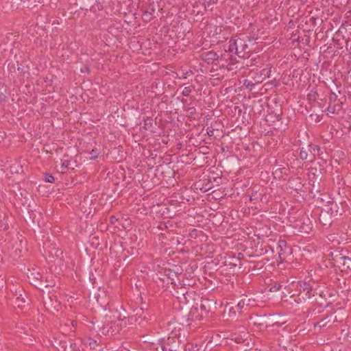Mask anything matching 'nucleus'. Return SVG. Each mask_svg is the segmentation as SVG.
<instances>
[{
	"label": "nucleus",
	"mask_w": 351,
	"mask_h": 351,
	"mask_svg": "<svg viewBox=\"0 0 351 351\" xmlns=\"http://www.w3.org/2000/svg\"><path fill=\"white\" fill-rule=\"evenodd\" d=\"M43 177H44L43 180L46 182H49V183L55 182V178L53 177V176H52L51 174H50L47 172L43 173Z\"/></svg>",
	"instance_id": "nucleus-45"
},
{
	"label": "nucleus",
	"mask_w": 351,
	"mask_h": 351,
	"mask_svg": "<svg viewBox=\"0 0 351 351\" xmlns=\"http://www.w3.org/2000/svg\"><path fill=\"white\" fill-rule=\"evenodd\" d=\"M238 50V38H231L228 42V45L226 49H225L226 52H228L229 58L228 60L231 62V63L234 64V60L236 59L234 55H236Z\"/></svg>",
	"instance_id": "nucleus-16"
},
{
	"label": "nucleus",
	"mask_w": 351,
	"mask_h": 351,
	"mask_svg": "<svg viewBox=\"0 0 351 351\" xmlns=\"http://www.w3.org/2000/svg\"><path fill=\"white\" fill-rule=\"evenodd\" d=\"M203 4L205 7H209L213 3V0H203Z\"/></svg>",
	"instance_id": "nucleus-64"
},
{
	"label": "nucleus",
	"mask_w": 351,
	"mask_h": 351,
	"mask_svg": "<svg viewBox=\"0 0 351 351\" xmlns=\"http://www.w3.org/2000/svg\"><path fill=\"white\" fill-rule=\"evenodd\" d=\"M328 317V315H327L325 317H324L323 319H322L319 322L315 323L314 328H317V327L322 328V327L326 326V324H327L326 319Z\"/></svg>",
	"instance_id": "nucleus-49"
},
{
	"label": "nucleus",
	"mask_w": 351,
	"mask_h": 351,
	"mask_svg": "<svg viewBox=\"0 0 351 351\" xmlns=\"http://www.w3.org/2000/svg\"><path fill=\"white\" fill-rule=\"evenodd\" d=\"M99 330L103 335H107L109 332V329L105 325L99 327Z\"/></svg>",
	"instance_id": "nucleus-56"
},
{
	"label": "nucleus",
	"mask_w": 351,
	"mask_h": 351,
	"mask_svg": "<svg viewBox=\"0 0 351 351\" xmlns=\"http://www.w3.org/2000/svg\"><path fill=\"white\" fill-rule=\"evenodd\" d=\"M299 223H297V226L300 227V231L302 233H309L312 228L313 226L309 219V218L306 217H302L301 219L299 221Z\"/></svg>",
	"instance_id": "nucleus-20"
},
{
	"label": "nucleus",
	"mask_w": 351,
	"mask_h": 351,
	"mask_svg": "<svg viewBox=\"0 0 351 351\" xmlns=\"http://www.w3.org/2000/svg\"><path fill=\"white\" fill-rule=\"evenodd\" d=\"M320 149L321 147L319 145L310 143L300 148L299 157L302 160H307L308 162H313L316 159L318 153L320 152Z\"/></svg>",
	"instance_id": "nucleus-4"
},
{
	"label": "nucleus",
	"mask_w": 351,
	"mask_h": 351,
	"mask_svg": "<svg viewBox=\"0 0 351 351\" xmlns=\"http://www.w3.org/2000/svg\"><path fill=\"white\" fill-rule=\"evenodd\" d=\"M250 52V50L245 42L243 39L238 38V50L236 55L239 58H245V56L247 55V58H248Z\"/></svg>",
	"instance_id": "nucleus-19"
},
{
	"label": "nucleus",
	"mask_w": 351,
	"mask_h": 351,
	"mask_svg": "<svg viewBox=\"0 0 351 351\" xmlns=\"http://www.w3.org/2000/svg\"><path fill=\"white\" fill-rule=\"evenodd\" d=\"M271 68H272V66H271V64H268L266 65L265 68L263 69L260 71L259 79H261V82H262L263 80H265L266 78L270 77L271 73Z\"/></svg>",
	"instance_id": "nucleus-32"
},
{
	"label": "nucleus",
	"mask_w": 351,
	"mask_h": 351,
	"mask_svg": "<svg viewBox=\"0 0 351 351\" xmlns=\"http://www.w3.org/2000/svg\"><path fill=\"white\" fill-rule=\"evenodd\" d=\"M217 346H218L217 341H215L214 338L212 337L211 339L206 343L205 348L213 350Z\"/></svg>",
	"instance_id": "nucleus-42"
},
{
	"label": "nucleus",
	"mask_w": 351,
	"mask_h": 351,
	"mask_svg": "<svg viewBox=\"0 0 351 351\" xmlns=\"http://www.w3.org/2000/svg\"><path fill=\"white\" fill-rule=\"evenodd\" d=\"M247 310V307L244 306V302H239V301L227 302L224 307V311L228 312V317L231 318L241 315Z\"/></svg>",
	"instance_id": "nucleus-7"
},
{
	"label": "nucleus",
	"mask_w": 351,
	"mask_h": 351,
	"mask_svg": "<svg viewBox=\"0 0 351 351\" xmlns=\"http://www.w3.org/2000/svg\"><path fill=\"white\" fill-rule=\"evenodd\" d=\"M7 67L10 74L14 73L17 71V64L16 65L13 62H8Z\"/></svg>",
	"instance_id": "nucleus-46"
},
{
	"label": "nucleus",
	"mask_w": 351,
	"mask_h": 351,
	"mask_svg": "<svg viewBox=\"0 0 351 351\" xmlns=\"http://www.w3.org/2000/svg\"><path fill=\"white\" fill-rule=\"evenodd\" d=\"M316 158L319 160V173L322 176H324L332 170L330 156L326 150L320 149V152L318 153Z\"/></svg>",
	"instance_id": "nucleus-5"
},
{
	"label": "nucleus",
	"mask_w": 351,
	"mask_h": 351,
	"mask_svg": "<svg viewBox=\"0 0 351 351\" xmlns=\"http://www.w3.org/2000/svg\"><path fill=\"white\" fill-rule=\"evenodd\" d=\"M278 258L281 263L287 261V258L292 254L291 246L284 239H280L276 247Z\"/></svg>",
	"instance_id": "nucleus-9"
},
{
	"label": "nucleus",
	"mask_w": 351,
	"mask_h": 351,
	"mask_svg": "<svg viewBox=\"0 0 351 351\" xmlns=\"http://www.w3.org/2000/svg\"><path fill=\"white\" fill-rule=\"evenodd\" d=\"M195 291L189 289H181L178 287H174L173 295L178 300L180 304H187L191 302L193 299Z\"/></svg>",
	"instance_id": "nucleus-8"
},
{
	"label": "nucleus",
	"mask_w": 351,
	"mask_h": 351,
	"mask_svg": "<svg viewBox=\"0 0 351 351\" xmlns=\"http://www.w3.org/2000/svg\"><path fill=\"white\" fill-rule=\"evenodd\" d=\"M80 72L84 73H86L87 74H90V66L88 65V64H84L81 69H80Z\"/></svg>",
	"instance_id": "nucleus-55"
},
{
	"label": "nucleus",
	"mask_w": 351,
	"mask_h": 351,
	"mask_svg": "<svg viewBox=\"0 0 351 351\" xmlns=\"http://www.w3.org/2000/svg\"><path fill=\"white\" fill-rule=\"evenodd\" d=\"M6 215L3 212H0V228L3 226V221L6 220Z\"/></svg>",
	"instance_id": "nucleus-57"
},
{
	"label": "nucleus",
	"mask_w": 351,
	"mask_h": 351,
	"mask_svg": "<svg viewBox=\"0 0 351 351\" xmlns=\"http://www.w3.org/2000/svg\"><path fill=\"white\" fill-rule=\"evenodd\" d=\"M175 269L164 268L162 269L159 273L161 276L167 278V284L170 283L173 285L174 287H176V284H178V282L180 280L181 277H182V269L177 266H175Z\"/></svg>",
	"instance_id": "nucleus-6"
},
{
	"label": "nucleus",
	"mask_w": 351,
	"mask_h": 351,
	"mask_svg": "<svg viewBox=\"0 0 351 351\" xmlns=\"http://www.w3.org/2000/svg\"><path fill=\"white\" fill-rule=\"evenodd\" d=\"M86 4L82 7V10H88L96 13L97 11H101L104 9V5L100 0H86Z\"/></svg>",
	"instance_id": "nucleus-17"
},
{
	"label": "nucleus",
	"mask_w": 351,
	"mask_h": 351,
	"mask_svg": "<svg viewBox=\"0 0 351 351\" xmlns=\"http://www.w3.org/2000/svg\"><path fill=\"white\" fill-rule=\"evenodd\" d=\"M285 287H291V285H287L286 283L285 282H274V283L271 284L270 285V287H269V291L270 292H275V291H280L281 290L282 288L284 289V291H285Z\"/></svg>",
	"instance_id": "nucleus-29"
},
{
	"label": "nucleus",
	"mask_w": 351,
	"mask_h": 351,
	"mask_svg": "<svg viewBox=\"0 0 351 351\" xmlns=\"http://www.w3.org/2000/svg\"><path fill=\"white\" fill-rule=\"evenodd\" d=\"M345 261H343L341 265H339V269L341 271H351V252L349 251V254L346 255V257L343 258Z\"/></svg>",
	"instance_id": "nucleus-26"
},
{
	"label": "nucleus",
	"mask_w": 351,
	"mask_h": 351,
	"mask_svg": "<svg viewBox=\"0 0 351 351\" xmlns=\"http://www.w3.org/2000/svg\"><path fill=\"white\" fill-rule=\"evenodd\" d=\"M109 220H110V223L111 224H114L117 221L118 219L116 218L115 216L112 215L110 217Z\"/></svg>",
	"instance_id": "nucleus-62"
},
{
	"label": "nucleus",
	"mask_w": 351,
	"mask_h": 351,
	"mask_svg": "<svg viewBox=\"0 0 351 351\" xmlns=\"http://www.w3.org/2000/svg\"><path fill=\"white\" fill-rule=\"evenodd\" d=\"M9 229V225L8 223L6 222V221H3V226L2 228H0V230H8Z\"/></svg>",
	"instance_id": "nucleus-61"
},
{
	"label": "nucleus",
	"mask_w": 351,
	"mask_h": 351,
	"mask_svg": "<svg viewBox=\"0 0 351 351\" xmlns=\"http://www.w3.org/2000/svg\"><path fill=\"white\" fill-rule=\"evenodd\" d=\"M332 217L328 214V210L326 209H324L323 208L321 210V213L319 216V221L324 225L326 226L328 223L330 224L332 221Z\"/></svg>",
	"instance_id": "nucleus-25"
},
{
	"label": "nucleus",
	"mask_w": 351,
	"mask_h": 351,
	"mask_svg": "<svg viewBox=\"0 0 351 351\" xmlns=\"http://www.w3.org/2000/svg\"><path fill=\"white\" fill-rule=\"evenodd\" d=\"M262 193H258L257 191H255L254 193H252L250 196V199L251 202L252 201H258L259 199H261Z\"/></svg>",
	"instance_id": "nucleus-50"
},
{
	"label": "nucleus",
	"mask_w": 351,
	"mask_h": 351,
	"mask_svg": "<svg viewBox=\"0 0 351 351\" xmlns=\"http://www.w3.org/2000/svg\"><path fill=\"white\" fill-rule=\"evenodd\" d=\"M194 90H195V86L194 85H189L188 86L184 87L181 94H182V96H184V97H190L191 93Z\"/></svg>",
	"instance_id": "nucleus-38"
},
{
	"label": "nucleus",
	"mask_w": 351,
	"mask_h": 351,
	"mask_svg": "<svg viewBox=\"0 0 351 351\" xmlns=\"http://www.w3.org/2000/svg\"><path fill=\"white\" fill-rule=\"evenodd\" d=\"M329 103L334 104L338 101L337 95L330 90L328 96Z\"/></svg>",
	"instance_id": "nucleus-51"
},
{
	"label": "nucleus",
	"mask_w": 351,
	"mask_h": 351,
	"mask_svg": "<svg viewBox=\"0 0 351 351\" xmlns=\"http://www.w3.org/2000/svg\"><path fill=\"white\" fill-rule=\"evenodd\" d=\"M337 203L332 202L330 205H326L324 209H326L328 210V214L331 217L332 216H337L338 215V210L337 209Z\"/></svg>",
	"instance_id": "nucleus-33"
},
{
	"label": "nucleus",
	"mask_w": 351,
	"mask_h": 351,
	"mask_svg": "<svg viewBox=\"0 0 351 351\" xmlns=\"http://www.w3.org/2000/svg\"><path fill=\"white\" fill-rule=\"evenodd\" d=\"M349 254V251L343 247H337L331 250L328 254L330 260L333 261L334 265H337L339 268V265H341L343 261H345L343 258L346 257V255Z\"/></svg>",
	"instance_id": "nucleus-10"
},
{
	"label": "nucleus",
	"mask_w": 351,
	"mask_h": 351,
	"mask_svg": "<svg viewBox=\"0 0 351 351\" xmlns=\"http://www.w3.org/2000/svg\"><path fill=\"white\" fill-rule=\"evenodd\" d=\"M15 305L18 308L23 309L26 306L29 305L28 297L26 295H25V297H23L21 294L19 296L16 297V300H15Z\"/></svg>",
	"instance_id": "nucleus-28"
},
{
	"label": "nucleus",
	"mask_w": 351,
	"mask_h": 351,
	"mask_svg": "<svg viewBox=\"0 0 351 351\" xmlns=\"http://www.w3.org/2000/svg\"><path fill=\"white\" fill-rule=\"evenodd\" d=\"M56 346L58 351H67L68 343L66 340H56Z\"/></svg>",
	"instance_id": "nucleus-35"
},
{
	"label": "nucleus",
	"mask_w": 351,
	"mask_h": 351,
	"mask_svg": "<svg viewBox=\"0 0 351 351\" xmlns=\"http://www.w3.org/2000/svg\"><path fill=\"white\" fill-rule=\"evenodd\" d=\"M144 123H145V125L152 126V119L149 117H147V119H144Z\"/></svg>",
	"instance_id": "nucleus-60"
},
{
	"label": "nucleus",
	"mask_w": 351,
	"mask_h": 351,
	"mask_svg": "<svg viewBox=\"0 0 351 351\" xmlns=\"http://www.w3.org/2000/svg\"><path fill=\"white\" fill-rule=\"evenodd\" d=\"M317 287L318 285L314 282L299 280L297 282H292L291 287H285V291L282 294L286 296L287 294L291 297L296 296L295 300L298 303L302 302H315V304L322 306L323 300H317Z\"/></svg>",
	"instance_id": "nucleus-1"
},
{
	"label": "nucleus",
	"mask_w": 351,
	"mask_h": 351,
	"mask_svg": "<svg viewBox=\"0 0 351 351\" xmlns=\"http://www.w3.org/2000/svg\"><path fill=\"white\" fill-rule=\"evenodd\" d=\"M202 234H203L202 231L198 230H197L195 228H193L192 230H191V232L189 233V237L191 239H197V237H199Z\"/></svg>",
	"instance_id": "nucleus-43"
},
{
	"label": "nucleus",
	"mask_w": 351,
	"mask_h": 351,
	"mask_svg": "<svg viewBox=\"0 0 351 351\" xmlns=\"http://www.w3.org/2000/svg\"><path fill=\"white\" fill-rule=\"evenodd\" d=\"M289 188L296 191H301L303 188L302 178L300 177H290L288 180Z\"/></svg>",
	"instance_id": "nucleus-21"
},
{
	"label": "nucleus",
	"mask_w": 351,
	"mask_h": 351,
	"mask_svg": "<svg viewBox=\"0 0 351 351\" xmlns=\"http://www.w3.org/2000/svg\"><path fill=\"white\" fill-rule=\"evenodd\" d=\"M327 111L330 113H335V108L333 104L329 103V105L327 108Z\"/></svg>",
	"instance_id": "nucleus-58"
},
{
	"label": "nucleus",
	"mask_w": 351,
	"mask_h": 351,
	"mask_svg": "<svg viewBox=\"0 0 351 351\" xmlns=\"http://www.w3.org/2000/svg\"><path fill=\"white\" fill-rule=\"evenodd\" d=\"M89 154H90V159L95 160L98 158V156L100 154V151L97 148L95 147L89 152Z\"/></svg>",
	"instance_id": "nucleus-47"
},
{
	"label": "nucleus",
	"mask_w": 351,
	"mask_h": 351,
	"mask_svg": "<svg viewBox=\"0 0 351 351\" xmlns=\"http://www.w3.org/2000/svg\"><path fill=\"white\" fill-rule=\"evenodd\" d=\"M186 272L189 274V276L184 278V275H182L180 280H179L178 284H176V287H178L179 289H183L184 288L188 289L187 287H192L195 284V279H193V278L191 276V272L188 271V269L186 270Z\"/></svg>",
	"instance_id": "nucleus-18"
},
{
	"label": "nucleus",
	"mask_w": 351,
	"mask_h": 351,
	"mask_svg": "<svg viewBox=\"0 0 351 351\" xmlns=\"http://www.w3.org/2000/svg\"><path fill=\"white\" fill-rule=\"evenodd\" d=\"M308 172V182L317 191L320 189V181L324 176L319 173V169L316 167H310Z\"/></svg>",
	"instance_id": "nucleus-12"
},
{
	"label": "nucleus",
	"mask_w": 351,
	"mask_h": 351,
	"mask_svg": "<svg viewBox=\"0 0 351 351\" xmlns=\"http://www.w3.org/2000/svg\"><path fill=\"white\" fill-rule=\"evenodd\" d=\"M188 112V117L191 119H195V114L197 113L196 108L195 106H192L191 108H188L187 110H185Z\"/></svg>",
	"instance_id": "nucleus-48"
},
{
	"label": "nucleus",
	"mask_w": 351,
	"mask_h": 351,
	"mask_svg": "<svg viewBox=\"0 0 351 351\" xmlns=\"http://www.w3.org/2000/svg\"><path fill=\"white\" fill-rule=\"evenodd\" d=\"M70 160H64L62 164H61V169H62V171L61 172L62 173H64L65 171H64V169H67L69 164H70Z\"/></svg>",
	"instance_id": "nucleus-54"
},
{
	"label": "nucleus",
	"mask_w": 351,
	"mask_h": 351,
	"mask_svg": "<svg viewBox=\"0 0 351 351\" xmlns=\"http://www.w3.org/2000/svg\"><path fill=\"white\" fill-rule=\"evenodd\" d=\"M116 313H118V316L113 315V317L117 319L119 321L123 322L125 326H126L128 324L127 319L129 321L130 319H132V317L128 315V313L122 307V306L119 307V309L116 308Z\"/></svg>",
	"instance_id": "nucleus-24"
},
{
	"label": "nucleus",
	"mask_w": 351,
	"mask_h": 351,
	"mask_svg": "<svg viewBox=\"0 0 351 351\" xmlns=\"http://www.w3.org/2000/svg\"><path fill=\"white\" fill-rule=\"evenodd\" d=\"M333 104L335 108V112L339 113L342 110L343 102L341 99H339L337 102L334 103Z\"/></svg>",
	"instance_id": "nucleus-52"
},
{
	"label": "nucleus",
	"mask_w": 351,
	"mask_h": 351,
	"mask_svg": "<svg viewBox=\"0 0 351 351\" xmlns=\"http://www.w3.org/2000/svg\"><path fill=\"white\" fill-rule=\"evenodd\" d=\"M225 263H226V265L231 266L230 269H233L232 271L234 273L237 272L238 271L237 269V267L238 266L241 265V260L239 258H237L235 257H232L231 258V260H229L228 263H227V261H226ZM239 269H241V267H239Z\"/></svg>",
	"instance_id": "nucleus-31"
},
{
	"label": "nucleus",
	"mask_w": 351,
	"mask_h": 351,
	"mask_svg": "<svg viewBox=\"0 0 351 351\" xmlns=\"http://www.w3.org/2000/svg\"><path fill=\"white\" fill-rule=\"evenodd\" d=\"M278 171H279L280 173V175H278V178L280 179V178H282L283 175H285V176L288 175L289 169L288 167H285L277 168L276 169H275L274 174H278Z\"/></svg>",
	"instance_id": "nucleus-37"
},
{
	"label": "nucleus",
	"mask_w": 351,
	"mask_h": 351,
	"mask_svg": "<svg viewBox=\"0 0 351 351\" xmlns=\"http://www.w3.org/2000/svg\"><path fill=\"white\" fill-rule=\"evenodd\" d=\"M274 248L265 243H258L254 247V253L250 256H261L264 254H270L274 253Z\"/></svg>",
	"instance_id": "nucleus-14"
},
{
	"label": "nucleus",
	"mask_w": 351,
	"mask_h": 351,
	"mask_svg": "<svg viewBox=\"0 0 351 351\" xmlns=\"http://www.w3.org/2000/svg\"><path fill=\"white\" fill-rule=\"evenodd\" d=\"M282 114V108L277 109L276 110L268 111V114L265 117V121L268 123L269 125L273 126L275 130H285V127L287 123H285L283 125Z\"/></svg>",
	"instance_id": "nucleus-3"
},
{
	"label": "nucleus",
	"mask_w": 351,
	"mask_h": 351,
	"mask_svg": "<svg viewBox=\"0 0 351 351\" xmlns=\"http://www.w3.org/2000/svg\"><path fill=\"white\" fill-rule=\"evenodd\" d=\"M184 343L183 351H202L201 345H198L197 343L193 344V343L189 342L186 337Z\"/></svg>",
	"instance_id": "nucleus-27"
},
{
	"label": "nucleus",
	"mask_w": 351,
	"mask_h": 351,
	"mask_svg": "<svg viewBox=\"0 0 351 351\" xmlns=\"http://www.w3.org/2000/svg\"><path fill=\"white\" fill-rule=\"evenodd\" d=\"M25 217L26 220L28 221L32 224L35 223L36 215L33 210H31L30 209L28 208L27 215H26Z\"/></svg>",
	"instance_id": "nucleus-40"
},
{
	"label": "nucleus",
	"mask_w": 351,
	"mask_h": 351,
	"mask_svg": "<svg viewBox=\"0 0 351 351\" xmlns=\"http://www.w3.org/2000/svg\"><path fill=\"white\" fill-rule=\"evenodd\" d=\"M68 343V348L67 351H80V349L77 344L73 342V341L71 339L67 340Z\"/></svg>",
	"instance_id": "nucleus-39"
},
{
	"label": "nucleus",
	"mask_w": 351,
	"mask_h": 351,
	"mask_svg": "<svg viewBox=\"0 0 351 351\" xmlns=\"http://www.w3.org/2000/svg\"><path fill=\"white\" fill-rule=\"evenodd\" d=\"M351 40V38L349 36L348 40H346V49L349 51V54L351 55V43L350 42Z\"/></svg>",
	"instance_id": "nucleus-59"
},
{
	"label": "nucleus",
	"mask_w": 351,
	"mask_h": 351,
	"mask_svg": "<svg viewBox=\"0 0 351 351\" xmlns=\"http://www.w3.org/2000/svg\"><path fill=\"white\" fill-rule=\"evenodd\" d=\"M244 302V306L247 307L248 309V306L252 305L251 300L247 298V295H242L241 298L239 301V302Z\"/></svg>",
	"instance_id": "nucleus-44"
},
{
	"label": "nucleus",
	"mask_w": 351,
	"mask_h": 351,
	"mask_svg": "<svg viewBox=\"0 0 351 351\" xmlns=\"http://www.w3.org/2000/svg\"><path fill=\"white\" fill-rule=\"evenodd\" d=\"M259 80L256 81L255 83H254L252 80L245 79L243 81V86H245L247 88H248L250 90H252L254 86H255V84L259 83Z\"/></svg>",
	"instance_id": "nucleus-41"
},
{
	"label": "nucleus",
	"mask_w": 351,
	"mask_h": 351,
	"mask_svg": "<svg viewBox=\"0 0 351 351\" xmlns=\"http://www.w3.org/2000/svg\"><path fill=\"white\" fill-rule=\"evenodd\" d=\"M43 299L44 306L46 309L48 311H52L53 309L58 311L56 309V306H53V300L51 296H47Z\"/></svg>",
	"instance_id": "nucleus-34"
},
{
	"label": "nucleus",
	"mask_w": 351,
	"mask_h": 351,
	"mask_svg": "<svg viewBox=\"0 0 351 351\" xmlns=\"http://www.w3.org/2000/svg\"><path fill=\"white\" fill-rule=\"evenodd\" d=\"M316 95H317V93H314L313 94H308V99L310 100L315 101L316 100Z\"/></svg>",
	"instance_id": "nucleus-63"
},
{
	"label": "nucleus",
	"mask_w": 351,
	"mask_h": 351,
	"mask_svg": "<svg viewBox=\"0 0 351 351\" xmlns=\"http://www.w3.org/2000/svg\"><path fill=\"white\" fill-rule=\"evenodd\" d=\"M186 335L182 333L180 330H173L167 338H161L157 340L156 351H183Z\"/></svg>",
	"instance_id": "nucleus-2"
},
{
	"label": "nucleus",
	"mask_w": 351,
	"mask_h": 351,
	"mask_svg": "<svg viewBox=\"0 0 351 351\" xmlns=\"http://www.w3.org/2000/svg\"><path fill=\"white\" fill-rule=\"evenodd\" d=\"M141 10H143V15H142V19H143V21H145V22L151 21V20L153 18V14L155 12L154 8L149 7L147 10H143V8H141Z\"/></svg>",
	"instance_id": "nucleus-30"
},
{
	"label": "nucleus",
	"mask_w": 351,
	"mask_h": 351,
	"mask_svg": "<svg viewBox=\"0 0 351 351\" xmlns=\"http://www.w3.org/2000/svg\"><path fill=\"white\" fill-rule=\"evenodd\" d=\"M16 63H17V71H19L21 74H23L22 75L23 76L24 75L25 73H29V67L28 66L21 67L18 64V61L16 62Z\"/></svg>",
	"instance_id": "nucleus-53"
},
{
	"label": "nucleus",
	"mask_w": 351,
	"mask_h": 351,
	"mask_svg": "<svg viewBox=\"0 0 351 351\" xmlns=\"http://www.w3.org/2000/svg\"><path fill=\"white\" fill-rule=\"evenodd\" d=\"M337 292L336 291L333 289H328L326 287L324 289L320 287L319 285H318L317 287V296H319V298H317V300H323V304L324 302H326L328 299H330L332 301L335 302V298L336 296ZM328 304H324L323 306H328Z\"/></svg>",
	"instance_id": "nucleus-13"
},
{
	"label": "nucleus",
	"mask_w": 351,
	"mask_h": 351,
	"mask_svg": "<svg viewBox=\"0 0 351 351\" xmlns=\"http://www.w3.org/2000/svg\"><path fill=\"white\" fill-rule=\"evenodd\" d=\"M202 60L205 62L207 64H212L215 60H217L219 58L223 59V56L221 54V56H219L217 52H215L213 50L208 51H203L201 53L199 56Z\"/></svg>",
	"instance_id": "nucleus-15"
},
{
	"label": "nucleus",
	"mask_w": 351,
	"mask_h": 351,
	"mask_svg": "<svg viewBox=\"0 0 351 351\" xmlns=\"http://www.w3.org/2000/svg\"><path fill=\"white\" fill-rule=\"evenodd\" d=\"M203 315L201 313L197 306H193L189 313V319L192 322L201 321L204 319Z\"/></svg>",
	"instance_id": "nucleus-23"
},
{
	"label": "nucleus",
	"mask_w": 351,
	"mask_h": 351,
	"mask_svg": "<svg viewBox=\"0 0 351 351\" xmlns=\"http://www.w3.org/2000/svg\"><path fill=\"white\" fill-rule=\"evenodd\" d=\"M82 343L88 346L91 351H102L103 346L100 343H98L97 340H95L90 337L83 339Z\"/></svg>",
	"instance_id": "nucleus-22"
},
{
	"label": "nucleus",
	"mask_w": 351,
	"mask_h": 351,
	"mask_svg": "<svg viewBox=\"0 0 351 351\" xmlns=\"http://www.w3.org/2000/svg\"><path fill=\"white\" fill-rule=\"evenodd\" d=\"M195 100V97L194 96H192L190 97L189 100L187 99H184L182 98L181 99V102L183 104V109L184 110H188V108H191L193 106H191L192 104V102Z\"/></svg>",
	"instance_id": "nucleus-36"
},
{
	"label": "nucleus",
	"mask_w": 351,
	"mask_h": 351,
	"mask_svg": "<svg viewBox=\"0 0 351 351\" xmlns=\"http://www.w3.org/2000/svg\"><path fill=\"white\" fill-rule=\"evenodd\" d=\"M216 302L214 300H210L208 298H203L201 300L199 310L201 313L203 315L204 317H208L209 313H213L214 311L217 309Z\"/></svg>",
	"instance_id": "nucleus-11"
}]
</instances>
